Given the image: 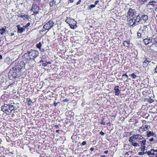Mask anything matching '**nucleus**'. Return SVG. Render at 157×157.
Wrapping results in <instances>:
<instances>
[{"label": "nucleus", "mask_w": 157, "mask_h": 157, "mask_svg": "<svg viewBox=\"0 0 157 157\" xmlns=\"http://www.w3.org/2000/svg\"><path fill=\"white\" fill-rule=\"evenodd\" d=\"M143 137L141 135L139 134H134L131 136L128 139L129 141L131 143L132 145L136 147L139 146V144L134 141L136 140H142Z\"/></svg>", "instance_id": "f257e3e1"}, {"label": "nucleus", "mask_w": 157, "mask_h": 157, "mask_svg": "<svg viewBox=\"0 0 157 157\" xmlns=\"http://www.w3.org/2000/svg\"><path fill=\"white\" fill-rule=\"evenodd\" d=\"M28 56L30 59H34L37 57L38 56L39 52L34 50L31 49L28 51Z\"/></svg>", "instance_id": "f03ea898"}, {"label": "nucleus", "mask_w": 157, "mask_h": 157, "mask_svg": "<svg viewBox=\"0 0 157 157\" xmlns=\"http://www.w3.org/2000/svg\"><path fill=\"white\" fill-rule=\"evenodd\" d=\"M54 24V22L52 21L51 20L49 21L43 26L44 29H45L44 31L50 29L53 27ZM43 31H44V30Z\"/></svg>", "instance_id": "7ed1b4c3"}, {"label": "nucleus", "mask_w": 157, "mask_h": 157, "mask_svg": "<svg viewBox=\"0 0 157 157\" xmlns=\"http://www.w3.org/2000/svg\"><path fill=\"white\" fill-rule=\"evenodd\" d=\"M140 16V15L139 14L137 16L136 19L133 18L131 20L132 22H132V24L131 26H133V25H137L140 22H141Z\"/></svg>", "instance_id": "20e7f679"}, {"label": "nucleus", "mask_w": 157, "mask_h": 157, "mask_svg": "<svg viewBox=\"0 0 157 157\" xmlns=\"http://www.w3.org/2000/svg\"><path fill=\"white\" fill-rule=\"evenodd\" d=\"M136 13L135 10L130 8L128 12L127 17H133L135 15Z\"/></svg>", "instance_id": "39448f33"}, {"label": "nucleus", "mask_w": 157, "mask_h": 157, "mask_svg": "<svg viewBox=\"0 0 157 157\" xmlns=\"http://www.w3.org/2000/svg\"><path fill=\"white\" fill-rule=\"evenodd\" d=\"M13 71V74L14 75H18L20 73L21 69L17 67H13L12 68V70L10 71Z\"/></svg>", "instance_id": "423d86ee"}, {"label": "nucleus", "mask_w": 157, "mask_h": 157, "mask_svg": "<svg viewBox=\"0 0 157 157\" xmlns=\"http://www.w3.org/2000/svg\"><path fill=\"white\" fill-rule=\"evenodd\" d=\"M39 10L40 8L39 7L37 6L36 4H33V5L32 8L31 10L33 11L34 13L38 14L39 12Z\"/></svg>", "instance_id": "0eeeda50"}, {"label": "nucleus", "mask_w": 157, "mask_h": 157, "mask_svg": "<svg viewBox=\"0 0 157 157\" xmlns=\"http://www.w3.org/2000/svg\"><path fill=\"white\" fill-rule=\"evenodd\" d=\"M139 15H140L141 23L145 22L148 20V17L147 15L142 14H139Z\"/></svg>", "instance_id": "6e6552de"}, {"label": "nucleus", "mask_w": 157, "mask_h": 157, "mask_svg": "<svg viewBox=\"0 0 157 157\" xmlns=\"http://www.w3.org/2000/svg\"><path fill=\"white\" fill-rule=\"evenodd\" d=\"M143 41L146 45H148L149 46H151L152 45V38L151 39H145Z\"/></svg>", "instance_id": "1a4fd4ad"}, {"label": "nucleus", "mask_w": 157, "mask_h": 157, "mask_svg": "<svg viewBox=\"0 0 157 157\" xmlns=\"http://www.w3.org/2000/svg\"><path fill=\"white\" fill-rule=\"evenodd\" d=\"M7 106H8V105L5 104L2 106L1 108V110L6 114H7L9 112V110L8 109Z\"/></svg>", "instance_id": "9d476101"}, {"label": "nucleus", "mask_w": 157, "mask_h": 157, "mask_svg": "<svg viewBox=\"0 0 157 157\" xmlns=\"http://www.w3.org/2000/svg\"><path fill=\"white\" fill-rule=\"evenodd\" d=\"M119 86H116L114 88V90L115 92V95H118L120 93V90L119 89Z\"/></svg>", "instance_id": "9b49d317"}, {"label": "nucleus", "mask_w": 157, "mask_h": 157, "mask_svg": "<svg viewBox=\"0 0 157 157\" xmlns=\"http://www.w3.org/2000/svg\"><path fill=\"white\" fill-rule=\"evenodd\" d=\"M147 137H149L151 136H156L154 133L153 132H151L149 131H147Z\"/></svg>", "instance_id": "f8f14e48"}, {"label": "nucleus", "mask_w": 157, "mask_h": 157, "mask_svg": "<svg viewBox=\"0 0 157 157\" xmlns=\"http://www.w3.org/2000/svg\"><path fill=\"white\" fill-rule=\"evenodd\" d=\"M152 45L156 43L157 44V36H153L152 37Z\"/></svg>", "instance_id": "ddd939ff"}, {"label": "nucleus", "mask_w": 157, "mask_h": 157, "mask_svg": "<svg viewBox=\"0 0 157 157\" xmlns=\"http://www.w3.org/2000/svg\"><path fill=\"white\" fill-rule=\"evenodd\" d=\"M25 28L23 27H21L17 30L18 33H21L25 31Z\"/></svg>", "instance_id": "4468645a"}, {"label": "nucleus", "mask_w": 157, "mask_h": 157, "mask_svg": "<svg viewBox=\"0 0 157 157\" xmlns=\"http://www.w3.org/2000/svg\"><path fill=\"white\" fill-rule=\"evenodd\" d=\"M152 151H154V150L153 149H151L150 151H148L146 153H147L148 155H155V154H153V152H152Z\"/></svg>", "instance_id": "2eb2a0df"}, {"label": "nucleus", "mask_w": 157, "mask_h": 157, "mask_svg": "<svg viewBox=\"0 0 157 157\" xmlns=\"http://www.w3.org/2000/svg\"><path fill=\"white\" fill-rule=\"evenodd\" d=\"M7 106L8 109L11 110V111L13 110L14 109L13 107L14 106L13 105H11V106L10 105H8V106ZM11 111L10 113H11Z\"/></svg>", "instance_id": "dca6fc26"}, {"label": "nucleus", "mask_w": 157, "mask_h": 157, "mask_svg": "<svg viewBox=\"0 0 157 157\" xmlns=\"http://www.w3.org/2000/svg\"><path fill=\"white\" fill-rule=\"evenodd\" d=\"M0 32H1L0 33L1 35H3L6 32V29L3 28L0 29Z\"/></svg>", "instance_id": "f3484780"}, {"label": "nucleus", "mask_w": 157, "mask_h": 157, "mask_svg": "<svg viewBox=\"0 0 157 157\" xmlns=\"http://www.w3.org/2000/svg\"><path fill=\"white\" fill-rule=\"evenodd\" d=\"M27 103H28L29 105H32L33 102L31 101L30 99L28 98L27 99Z\"/></svg>", "instance_id": "a211bd4d"}, {"label": "nucleus", "mask_w": 157, "mask_h": 157, "mask_svg": "<svg viewBox=\"0 0 157 157\" xmlns=\"http://www.w3.org/2000/svg\"><path fill=\"white\" fill-rule=\"evenodd\" d=\"M137 36L138 38H141L142 37V36H144V33H141L140 32H138L137 33Z\"/></svg>", "instance_id": "6ab92c4d"}, {"label": "nucleus", "mask_w": 157, "mask_h": 157, "mask_svg": "<svg viewBox=\"0 0 157 157\" xmlns=\"http://www.w3.org/2000/svg\"><path fill=\"white\" fill-rule=\"evenodd\" d=\"M156 139H157L156 136H153V137L150 139L149 140L150 142L152 141H155Z\"/></svg>", "instance_id": "aec40b11"}, {"label": "nucleus", "mask_w": 157, "mask_h": 157, "mask_svg": "<svg viewBox=\"0 0 157 157\" xmlns=\"http://www.w3.org/2000/svg\"><path fill=\"white\" fill-rule=\"evenodd\" d=\"M18 16L20 17L21 18H23L24 20L27 18V15H21L20 16Z\"/></svg>", "instance_id": "412c9836"}, {"label": "nucleus", "mask_w": 157, "mask_h": 157, "mask_svg": "<svg viewBox=\"0 0 157 157\" xmlns=\"http://www.w3.org/2000/svg\"><path fill=\"white\" fill-rule=\"evenodd\" d=\"M42 46V44L40 42L39 43L36 45V47L37 48H39L40 49H41V48Z\"/></svg>", "instance_id": "4be33fe9"}, {"label": "nucleus", "mask_w": 157, "mask_h": 157, "mask_svg": "<svg viewBox=\"0 0 157 157\" xmlns=\"http://www.w3.org/2000/svg\"><path fill=\"white\" fill-rule=\"evenodd\" d=\"M130 44L129 41H125L124 42V46H128Z\"/></svg>", "instance_id": "5701e85b"}, {"label": "nucleus", "mask_w": 157, "mask_h": 157, "mask_svg": "<svg viewBox=\"0 0 157 157\" xmlns=\"http://www.w3.org/2000/svg\"><path fill=\"white\" fill-rule=\"evenodd\" d=\"M95 7V5H91L89 6V7L88 8V9L89 10H91L93 8Z\"/></svg>", "instance_id": "b1692460"}, {"label": "nucleus", "mask_w": 157, "mask_h": 157, "mask_svg": "<svg viewBox=\"0 0 157 157\" xmlns=\"http://www.w3.org/2000/svg\"><path fill=\"white\" fill-rule=\"evenodd\" d=\"M146 142V140H143L141 141L140 142L141 145H142V146L144 145L145 144Z\"/></svg>", "instance_id": "393cba45"}, {"label": "nucleus", "mask_w": 157, "mask_h": 157, "mask_svg": "<svg viewBox=\"0 0 157 157\" xmlns=\"http://www.w3.org/2000/svg\"><path fill=\"white\" fill-rule=\"evenodd\" d=\"M155 2L154 1H152L150 2H149L148 4L149 5H151L154 6L155 5Z\"/></svg>", "instance_id": "a878e982"}, {"label": "nucleus", "mask_w": 157, "mask_h": 157, "mask_svg": "<svg viewBox=\"0 0 157 157\" xmlns=\"http://www.w3.org/2000/svg\"><path fill=\"white\" fill-rule=\"evenodd\" d=\"M129 75L132 76L133 78H135L137 77V76L135 75L134 73H132L131 74H130Z\"/></svg>", "instance_id": "bb28decb"}, {"label": "nucleus", "mask_w": 157, "mask_h": 157, "mask_svg": "<svg viewBox=\"0 0 157 157\" xmlns=\"http://www.w3.org/2000/svg\"><path fill=\"white\" fill-rule=\"evenodd\" d=\"M145 146H144L140 148L141 150L142 151H143V152L145 150Z\"/></svg>", "instance_id": "cd10ccee"}, {"label": "nucleus", "mask_w": 157, "mask_h": 157, "mask_svg": "<svg viewBox=\"0 0 157 157\" xmlns=\"http://www.w3.org/2000/svg\"><path fill=\"white\" fill-rule=\"evenodd\" d=\"M69 25H70V27L72 29H74L76 27V25H73L72 24H69Z\"/></svg>", "instance_id": "c85d7f7f"}, {"label": "nucleus", "mask_w": 157, "mask_h": 157, "mask_svg": "<svg viewBox=\"0 0 157 157\" xmlns=\"http://www.w3.org/2000/svg\"><path fill=\"white\" fill-rule=\"evenodd\" d=\"M150 61H149L147 59H145L144 61V63H146L147 65L150 62Z\"/></svg>", "instance_id": "c756f323"}, {"label": "nucleus", "mask_w": 157, "mask_h": 157, "mask_svg": "<svg viewBox=\"0 0 157 157\" xmlns=\"http://www.w3.org/2000/svg\"><path fill=\"white\" fill-rule=\"evenodd\" d=\"M144 129H148L150 128V126L146 124L144 126Z\"/></svg>", "instance_id": "7c9ffc66"}, {"label": "nucleus", "mask_w": 157, "mask_h": 157, "mask_svg": "<svg viewBox=\"0 0 157 157\" xmlns=\"http://www.w3.org/2000/svg\"><path fill=\"white\" fill-rule=\"evenodd\" d=\"M146 153V152H144L142 151V152H139L138 154L140 155H144L145 153Z\"/></svg>", "instance_id": "2f4dec72"}, {"label": "nucleus", "mask_w": 157, "mask_h": 157, "mask_svg": "<svg viewBox=\"0 0 157 157\" xmlns=\"http://www.w3.org/2000/svg\"><path fill=\"white\" fill-rule=\"evenodd\" d=\"M30 25V23L29 22L25 26H24V27L25 28H26L29 26Z\"/></svg>", "instance_id": "473e14b6"}, {"label": "nucleus", "mask_w": 157, "mask_h": 157, "mask_svg": "<svg viewBox=\"0 0 157 157\" xmlns=\"http://www.w3.org/2000/svg\"><path fill=\"white\" fill-rule=\"evenodd\" d=\"M104 120V119H103L102 120H101V122H100L101 124H103V125H105V122H104L103 121V120Z\"/></svg>", "instance_id": "72a5a7b5"}, {"label": "nucleus", "mask_w": 157, "mask_h": 157, "mask_svg": "<svg viewBox=\"0 0 157 157\" xmlns=\"http://www.w3.org/2000/svg\"><path fill=\"white\" fill-rule=\"evenodd\" d=\"M139 32L141 33H144V35L145 33L144 32V30H140V29L139 30Z\"/></svg>", "instance_id": "f704fd0d"}, {"label": "nucleus", "mask_w": 157, "mask_h": 157, "mask_svg": "<svg viewBox=\"0 0 157 157\" xmlns=\"http://www.w3.org/2000/svg\"><path fill=\"white\" fill-rule=\"evenodd\" d=\"M42 65L43 66L45 67L47 66V63H42Z\"/></svg>", "instance_id": "c9c22d12"}, {"label": "nucleus", "mask_w": 157, "mask_h": 157, "mask_svg": "<svg viewBox=\"0 0 157 157\" xmlns=\"http://www.w3.org/2000/svg\"><path fill=\"white\" fill-rule=\"evenodd\" d=\"M86 144V142L85 141H83L82 143V145H85V144Z\"/></svg>", "instance_id": "e433bc0d"}, {"label": "nucleus", "mask_w": 157, "mask_h": 157, "mask_svg": "<svg viewBox=\"0 0 157 157\" xmlns=\"http://www.w3.org/2000/svg\"><path fill=\"white\" fill-rule=\"evenodd\" d=\"M100 134L102 135V136H104V133L102 131H101V132H100Z\"/></svg>", "instance_id": "4c0bfd02"}, {"label": "nucleus", "mask_w": 157, "mask_h": 157, "mask_svg": "<svg viewBox=\"0 0 157 157\" xmlns=\"http://www.w3.org/2000/svg\"><path fill=\"white\" fill-rule=\"evenodd\" d=\"M53 2H50V5L51 6H53V5L54 4V3H53Z\"/></svg>", "instance_id": "58836bf2"}, {"label": "nucleus", "mask_w": 157, "mask_h": 157, "mask_svg": "<svg viewBox=\"0 0 157 157\" xmlns=\"http://www.w3.org/2000/svg\"><path fill=\"white\" fill-rule=\"evenodd\" d=\"M139 129H144V130H146L145 129H144V126H142L141 127H140L139 128Z\"/></svg>", "instance_id": "ea45409f"}, {"label": "nucleus", "mask_w": 157, "mask_h": 157, "mask_svg": "<svg viewBox=\"0 0 157 157\" xmlns=\"http://www.w3.org/2000/svg\"><path fill=\"white\" fill-rule=\"evenodd\" d=\"M55 127L56 129L58 128H59V126L58 125H56L55 126Z\"/></svg>", "instance_id": "a19ab883"}, {"label": "nucleus", "mask_w": 157, "mask_h": 157, "mask_svg": "<svg viewBox=\"0 0 157 157\" xmlns=\"http://www.w3.org/2000/svg\"><path fill=\"white\" fill-rule=\"evenodd\" d=\"M153 150H154V151H152V152H153V154H154L155 152H157V149L156 150L153 149Z\"/></svg>", "instance_id": "79ce46f5"}, {"label": "nucleus", "mask_w": 157, "mask_h": 157, "mask_svg": "<svg viewBox=\"0 0 157 157\" xmlns=\"http://www.w3.org/2000/svg\"><path fill=\"white\" fill-rule=\"evenodd\" d=\"M99 1L98 0V1H95V5H96L97 4V3L99 2Z\"/></svg>", "instance_id": "37998d69"}, {"label": "nucleus", "mask_w": 157, "mask_h": 157, "mask_svg": "<svg viewBox=\"0 0 157 157\" xmlns=\"http://www.w3.org/2000/svg\"><path fill=\"white\" fill-rule=\"evenodd\" d=\"M81 2V0H79L77 2V3L76 5H78Z\"/></svg>", "instance_id": "c03bdc74"}, {"label": "nucleus", "mask_w": 157, "mask_h": 157, "mask_svg": "<svg viewBox=\"0 0 157 157\" xmlns=\"http://www.w3.org/2000/svg\"><path fill=\"white\" fill-rule=\"evenodd\" d=\"M68 101V100L67 99H64L63 100V101H65V102H67Z\"/></svg>", "instance_id": "a18cd8bd"}, {"label": "nucleus", "mask_w": 157, "mask_h": 157, "mask_svg": "<svg viewBox=\"0 0 157 157\" xmlns=\"http://www.w3.org/2000/svg\"><path fill=\"white\" fill-rule=\"evenodd\" d=\"M17 30L19 29V28H20L21 27H20V25H17Z\"/></svg>", "instance_id": "49530a36"}, {"label": "nucleus", "mask_w": 157, "mask_h": 157, "mask_svg": "<svg viewBox=\"0 0 157 157\" xmlns=\"http://www.w3.org/2000/svg\"><path fill=\"white\" fill-rule=\"evenodd\" d=\"M152 157H157V153L153 155Z\"/></svg>", "instance_id": "de8ad7c7"}, {"label": "nucleus", "mask_w": 157, "mask_h": 157, "mask_svg": "<svg viewBox=\"0 0 157 157\" xmlns=\"http://www.w3.org/2000/svg\"><path fill=\"white\" fill-rule=\"evenodd\" d=\"M90 150L91 151H93L94 150V148H92V147H91L90 148Z\"/></svg>", "instance_id": "09e8293b"}, {"label": "nucleus", "mask_w": 157, "mask_h": 157, "mask_svg": "<svg viewBox=\"0 0 157 157\" xmlns=\"http://www.w3.org/2000/svg\"><path fill=\"white\" fill-rule=\"evenodd\" d=\"M108 151L106 150V151H105L104 153L105 154H107L108 153Z\"/></svg>", "instance_id": "8fccbe9b"}, {"label": "nucleus", "mask_w": 157, "mask_h": 157, "mask_svg": "<svg viewBox=\"0 0 157 157\" xmlns=\"http://www.w3.org/2000/svg\"><path fill=\"white\" fill-rule=\"evenodd\" d=\"M155 72L157 73V66L155 68Z\"/></svg>", "instance_id": "3c124183"}, {"label": "nucleus", "mask_w": 157, "mask_h": 157, "mask_svg": "<svg viewBox=\"0 0 157 157\" xmlns=\"http://www.w3.org/2000/svg\"><path fill=\"white\" fill-rule=\"evenodd\" d=\"M127 75L126 74H124L122 75V77H123L124 76H126Z\"/></svg>", "instance_id": "603ef678"}, {"label": "nucleus", "mask_w": 157, "mask_h": 157, "mask_svg": "<svg viewBox=\"0 0 157 157\" xmlns=\"http://www.w3.org/2000/svg\"><path fill=\"white\" fill-rule=\"evenodd\" d=\"M57 103H56V102H55V103H54V105L55 106H56L57 105Z\"/></svg>", "instance_id": "864d4df0"}, {"label": "nucleus", "mask_w": 157, "mask_h": 157, "mask_svg": "<svg viewBox=\"0 0 157 157\" xmlns=\"http://www.w3.org/2000/svg\"><path fill=\"white\" fill-rule=\"evenodd\" d=\"M71 3H72L73 2V0H68Z\"/></svg>", "instance_id": "5fc2aeb1"}, {"label": "nucleus", "mask_w": 157, "mask_h": 157, "mask_svg": "<svg viewBox=\"0 0 157 157\" xmlns=\"http://www.w3.org/2000/svg\"><path fill=\"white\" fill-rule=\"evenodd\" d=\"M145 1H147V0H141V2L143 3Z\"/></svg>", "instance_id": "6e6d98bb"}, {"label": "nucleus", "mask_w": 157, "mask_h": 157, "mask_svg": "<svg viewBox=\"0 0 157 157\" xmlns=\"http://www.w3.org/2000/svg\"><path fill=\"white\" fill-rule=\"evenodd\" d=\"M47 64H51V63L50 62H47Z\"/></svg>", "instance_id": "4d7b16f0"}, {"label": "nucleus", "mask_w": 157, "mask_h": 157, "mask_svg": "<svg viewBox=\"0 0 157 157\" xmlns=\"http://www.w3.org/2000/svg\"><path fill=\"white\" fill-rule=\"evenodd\" d=\"M59 130H56V132H57V133H59Z\"/></svg>", "instance_id": "13d9d810"}, {"label": "nucleus", "mask_w": 157, "mask_h": 157, "mask_svg": "<svg viewBox=\"0 0 157 157\" xmlns=\"http://www.w3.org/2000/svg\"><path fill=\"white\" fill-rule=\"evenodd\" d=\"M2 59V56L1 55H0V59Z\"/></svg>", "instance_id": "bf43d9fd"}, {"label": "nucleus", "mask_w": 157, "mask_h": 157, "mask_svg": "<svg viewBox=\"0 0 157 157\" xmlns=\"http://www.w3.org/2000/svg\"><path fill=\"white\" fill-rule=\"evenodd\" d=\"M100 157H105V155H101Z\"/></svg>", "instance_id": "052dcab7"}, {"label": "nucleus", "mask_w": 157, "mask_h": 157, "mask_svg": "<svg viewBox=\"0 0 157 157\" xmlns=\"http://www.w3.org/2000/svg\"><path fill=\"white\" fill-rule=\"evenodd\" d=\"M65 21L66 22H67V23H68V22H68L67 19Z\"/></svg>", "instance_id": "680f3d73"}, {"label": "nucleus", "mask_w": 157, "mask_h": 157, "mask_svg": "<svg viewBox=\"0 0 157 157\" xmlns=\"http://www.w3.org/2000/svg\"><path fill=\"white\" fill-rule=\"evenodd\" d=\"M126 78H128V76L127 75H126Z\"/></svg>", "instance_id": "e2e57ef3"}, {"label": "nucleus", "mask_w": 157, "mask_h": 157, "mask_svg": "<svg viewBox=\"0 0 157 157\" xmlns=\"http://www.w3.org/2000/svg\"><path fill=\"white\" fill-rule=\"evenodd\" d=\"M40 157H44V156H43L40 155Z\"/></svg>", "instance_id": "0e129e2a"}, {"label": "nucleus", "mask_w": 157, "mask_h": 157, "mask_svg": "<svg viewBox=\"0 0 157 157\" xmlns=\"http://www.w3.org/2000/svg\"><path fill=\"white\" fill-rule=\"evenodd\" d=\"M125 77H124V78H123V79H124V80H125Z\"/></svg>", "instance_id": "69168bd1"}, {"label": "nucleus", "mask_w": 157, "mask_h": 157, "mask_svg": "<svg viewBox=\"0 0 157 157\" xmlns=\"http://www.w3.org/2000/svg\"><path fill=\"white\" fill-rule=\"evenodd\" d=\"M125 77H124V78H123V79H124V80H125Z\"/></svg>", "instance_id": "338daca9"}, {"label": "nucleus", "mask_w": 157, "mask_h": 157, "mask_svg": "<svg viewBox=\"0 0 157 157\" xmlns=\"http://www.w3.org/2000/svg\"><path fill=\"white\" fill-rule=\"evenodd\" d=\"M152 100H151V101H150L151 102H152Z\"/></svg>", "instance_id": "774afa93"}]
</instances>
